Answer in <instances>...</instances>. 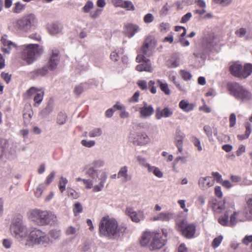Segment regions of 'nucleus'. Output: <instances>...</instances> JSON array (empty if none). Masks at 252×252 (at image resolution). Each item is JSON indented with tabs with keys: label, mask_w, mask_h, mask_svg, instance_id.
<instances>
[{
	"label": "nucleus",
	"mask_w": 252,
	"mask_h": 252,
	"mask_svg": "<svg viewBox=\"0 0 252 252\" xmlns=\"http://www.w3.org/2000/svg\"><path fill=\"white\" fill-rule=\"evenodd\" d=\"M10 231L11 235L27 248H33L35 245L46 247L51 242L50 239L44 231L38 229L29 232L23 220L20 218L13 220Z\"/></svg>",
	"instance_id": "1"
},
{
	"label": "nucleus",
	"mask_w": 252,
	"mask_h": 252,
	"mask_svg": "<svg viewBox=\"0 0 252 252\" xmlns=\"http://www.w3.org/2000/svg\"><path fill=\"white\" fill-rule=\"evenodd\" d=\"M99 234L109 240H117L126 231L125 226L119 225L117 220L108 216L102 218L98 224Z\"/></svg>",
	"instance_id": "2"
},
{
	"label": "nucleus",
	"mask_w": 252,
	"mask_h": 252,
	"mask_svg": "<svg viewBox=\"0 0 252 252\" xmlns=\"http://www.w3.org/2000/svg\"><path fill=\"white\" fill-rule=\"evenodd\" d=\"M86 175L90 178L86 179L78 177L76 181H82L85 185L86 189H92L94 192L102 190L107 179V175L105 172L93 167H89L86 172Z\"/></svg>",
	"instance_id": "3"
},
{
	"label": "nucleus",
	"mask_w": 252,
	"mask_h": 252,
	"mask_svg": "<svg viewBox=\"0 0 252 252\" xmlns=\"http://www.w3.org/2000/svg\"><path fill=\"white\" fill-rule=\"evenodd\" d=\"M218 43V39L215 34L213 32L209 33L203 38L202 43L196 48L193 53L194 57L204 61Z\"/></svg>",
	"instance_id": "4"
},
{
	"label": "nucleus",
	"mask_w": 252,
	"mask_h": 252,
	"mask_svg": "<svg viewBox=\"0 0 252 252\" xmlns=\"http://www.w3.org/2000/svg\"><path fill=\"white\" fill-rule=\"evenodd\" d=\"M38 20L33 13L27 14L18 19L15 23L14 28L20 31L29 32L36 28Z\"/></svg>",
	"instance_id": "5"
},
{
	"label": "nucleus",
	"mask_w": 252,
	"mask_h": 252,
	"mask_svg": "<svg viewBox=\"0 0 252 252\" xmlns=\"http://www.w3.org/2000/svg\"><path fill=\"white\" fill-rule=\"evenodd\" d=\"M23 50L21 54L23 60L28 64H31L36 59V57L41 55L43 52V47L38 44H30L23 46Z\"/></svg>",
	"instance_id": "6"
},
{
	"label": "nucleus",
	"mask_w": 252,
	"mask_h": 252,
	"mask_svg": "<svg viewBox=\"0 0 252 252\" xmlns=\"http://www.w3.org/2000/svg\"><path fill=\"white\" fill-rule=\"evenodd\" d=\"M227 90L229 94L238 100L247 101L252 98L251 93L237 83H229Z\"/></svg>",
	"instance_id": "7"
},
{
	"label": "nucleus",
	"mask_w": 252,
	"mask_h": 252,
	"mask_svg": "<svg viewBox=\"0 0 252 252\" xmlns=\"http://www.w3.org/2000/svg\"><path fill=\"white\" fill-rule=\"evenodd\" d=\"M231 73L237 77L246 78L252 73V64L246 63L244 66L238 63H235L229 67Z\"/></svg>",
	"instance_id": "8"
},
{
	"label": "nucleus",
	"mask_w": 252,
	"mask_h": 252,
	"mask_svg": "<svg viewBox=\"0 0 252 252\" xmlns=\"http://www.w3.org/2000/svg\"><path fill=\"white\" fill-rule=\"evenodd\" d=\"M136 60L137 62L142 63L136 66V70L141 71H146L148 72H152L153 69L152 67L151 63L150 60L146 59V57L142 55L141 54H138Z\"/></svg>",
	"instance_id": "9"
},
{
	"label": "nucleus",
	"mask_w": 252,
	"mask_h": 252,
	"mask_svg": "<svg viewBox=\"0 0 252 252\" xmlns=\"http://www.w3.org/2000/svg\"><path fill=\"white\" fill-rule=\"evenodd\" d=\"M157 45L156 40L154 38L149 37L147 38L142 47L140 52L139 54H141L146 57H149L152 53L153 50L155 49Z\"/></svg>",
	"instance_id": "10"
},
{
	"label": "nucleus",
	"mask_w": 252,
	"mask_h": 252,
	"mask_svg": "<svg viewBox=\"0 0 252 252\" xmlns=\"http://www.w3.org/2000/svg\"><path fill=\"white\" fill-rule=\"evenodd\" d=\"M179 227L183 235L188 238H192L195 232V226L193 224H189L183 220L179 224Z\"/></svg>",
	"instance_id": "11"
},
{
	"label": "nucleus",
	"mask_w": 252,
	"mask_h": 252,
	"mask_svg": "<svg viewBox=\"0 0 252 252\" xmlns=\"http://www.w3.org/2000/svg\"><path fill=\"white\" fill-rule=\"evenodd\" d=\"M126 214L130 218L132 221L136 223L139 222L145 218L144 213L143 211H135L132 208H127L126 210Z\"/></svg>",
	"instance_id": "12"
},
{
	"label": "nucleus",
	"mask_w": 252,
	"mask_h": 252,
	"mask_svg": "<svg viewBox=\"0 0 252 252\" xmlns=\"http://www.w3.org/2000/svg\"><path fill=\"white\" fill-rule=\"evenodd\" d=\"M140 31L141 28L138 25L133 23H127L124 26L123 32L126 36L130 38Z\"/></svg>",
	"instance_id": "13"
},
{
	"label": "nucleus",
	"mask_w": 252,
	"mask_h": 252,
	"mask_svg": "<svg viewBox=\"0 0 252 252\" xmlns=\"http://www.w3.org/2000/svg\"><path fill=\"white\" fill-rule=\"evenodd\" d=\"M43 212L44 211L39 209L32 210L29 212V218L38 225L43 226Z\"/></svg>",
	"instance_id": "14"
},
{
	"label": "nucleus",
	"mask_w": 252,
	"mask_h": 252,
	"mask_svg": "<svg viewBox=\"0 0 252 252\" xmlns=\"http://www.w3.org/2000/svg\"><path fill=\"white\" fill-rule=\"evenodd\" d=\"M117 178L120 179L122 183H126L132 179V175L128 173V166H122L117 174Z\"/></svg>",
	"instance_id": "15"
},
{
	"label": "nucleus",
	"mask_w": 252,
	"mask_h": 252,
	"mask_svg": "<svg viewBox=\"0 0 252 252\" xmlns=\"http://www.w3.org/2000/svg\"><path fill=\"white\" fill-rule=\"evenodd\" d=\"M150 142V138L145 132L138 133L133 140V143L138 146H144Z\"/></svg>",
	"instance_id": "16"
},
{
	"label": "nucleus",
	"mask_w": 252,
	"mask_h": 252,
	"mask_svg": "<svg viewBox=\"0 0 252 252\" xmlns=\"http://www.w3.org/2000/svg\"><path fill=\"white\" fill-rule=\"evenodd\" d=\"M139 113L142 118L150 117L154 113V109L152 105H149L146 102H143V106L139 108Z\"/></svg>",
	"instance_id": "17"
},
{
	"label": "nucleus",
	"mask_w": 252,
	"mask_h": 252,
	"mask_svg": "<svg viewBox=\"0 0 252 252\" xmlns=\"http://www.w3.org/2000/svg\"><path fill=\"white\" fill-rule=\"evenodd\" d=\"M165 245V241L161 239V236L158 233H154L153 239L150 244V248L152 250L160 249Z\"/></svg>",
	"instance_id": "18"
},
{
	"label": "nucleus",
	"mask_w": 252,
	"mask_h": 252,
	"mask_svg": "<svg viewBox=\"0 0 252 252\" xmlns=\"http://www.w3.org/2000/svg\"><path fill=\"white\" fill-rule=\"evenodd\" d=\"M47 237L50 239L51 242L46 247H42L40 245H37L39 248L43 249H47L48 248L50 245H51L53 243L54 240H58L61 238L62 232L61 230L59 229H52L50 230L48 232V235L46 234Z\"/></svg>",
	"instance_id": "19"
},
{
	"label": "nucleus",
	"mask_w": 252,
	"mask_h": 252,
	"mask_svg": "<svg viewBox=\"0 0 252 252\" xmlns=\"http://www.w3.org/2000/svg\"><path fill=\"white\" fill-rule=\"evenodd\" d=\"M173 114V111L168 107H165L161 109L160 107H157L156 110L155 117L157 120H160L162 118H168Z\"/></svg>",
	"instance_id": "20"
},
{
	"label": "nucleus",
	"mask_w": 252,
	"mask_h": 252,
	"mask_svg": "<svg viewBox=\"0 0 252 252\" xmlns=\"http://www.w3.org/2000/svg\"><path fill=\"white\" fill-rule=\"evenodd\" d=\"M43 216V226L54 224L58 221L57 216L52 212L44 211Z\"/></svg>",
	"instance_id": "21"
},
{
	"label": "nucleus",
	"mask_w": 252,
	"mask_h": 252,
	"mask_svg": "<svg viewBox=\"0 0 252 252\" xmlns=\"http://www.w3.org/2000/svg\"><path fill=\"white\" fill-rule=\"evenodd\" d=\"M48 73V67L47 65H44L30 72L29 73V76L32 79H36L39 77H43Z\"/></svg>",
	"instance_id": "22"
},
{
	"label": "nucleus",
	"mask_w": 252,
	"mask_h": 252,
	"mask_svg": "<svg viewBox=\"0 0 252 252\" xmlns=\"http://www.w3.org/2000/svg\"><path fill=\"white\" fill-rule=\"evenodd\" d=\"M60 58L57 52H53L48 62V69L53 71L57 67L59 62Z\"/></svg>",
	"instance_id": "23"
},
{
	"label": "nucleus",
	"mask_w": 252,
	"mask_h": 252,
	"mask_svg": "<svg viewBox=\"0 0 252 252\" xmlns=\"http://www.w3.org/2000/svg\"><path fill=\"white\" fill-rule=\"evenodd\" d=\"M214 181L211 177L207 176L201 177L198 181V185L202 189H205L207 188L214 185Z\"/></svg>",
	"instance_id": "24"
},
{
	"label": "nucleus",
	"mask_w": 252,
	"mask_h": 252,
	"mask_svg": "<svg viewBox=\"0 0 252 252\" xmlns=\"http://www.w3.org/2000/svg\"><path fill=\"white\" fill-rule=\"evenodd\" d=\"M63 29V25L58 22H54L47 25L48 31L52 35L60 33L62 32Z\"/></svg>",
	"instance_id": "25"
},
{
	"label": "nucleus",
	"mask_w": 252,
	"mask_h": 252,
	"mask_svg": "<svg viewBox=\"0 0 252 252\" xmlns=\"http://www.w3.org/2000/svg\"><path fill=\"white\" fill-rule=\"evenodd\" d=\"M0 41L3 44L2 49L4 54H9L11 49L16 47L14 43L7 40L6 36H2Z\"/></svg>",
	"instance_id": "26"
},
{
	"label": "nucleus",
	"mask_w": 252,
	"mask_h": 252,
	"mask_svg": "<svg viewBox=\"0 0 252 252\" xmlns=\"http://www.w3.org/2000/svg\"><path fill=\"white\" fill-rule=\"evenodd\" d=\"M174 217V214L171 212H161L153 218L155 221H168Z\"/></svg>",
	"instance_id": "27"
},
{
	"label": "nucleus",
	"mask_w": 252,
	"mask_h": 252,
	"mask_svg": "<svg viewBox=\"0 0 252 252\" xmlns=\"http://www.w3.org/2000/svg\"><path fill=\"white\" fill-rule=\"evenodd\" d=\"M244 215H246L247 220H252V195H250L247 197V207Z\"/></svg>",
	"instance_id": "28"
},
{
	"label": "nucleus",
	"mask_w": 252,
	"mask_h": 252,
	"mask_svg": "<svg viewBox=\"0 0 252 252\" xmlns=\"http://www.w3.org/2000/svg\"><path fill=\"white\" fill-rule=\"evenodd\" d=\"M175 31L176 32H181V35L179 38V42L183 46H188L189 45V42L185 39L184 37L185 36L187 31L185 28L181 26H176L175 27Z\"/></svg>",
	"instance_id": "29"
},
{
	"label": "nucleus",
	"mask_w": 252,
	"mask_h": 252,
	"mask_svg": "<svg viewBox=\"0 0 252 252\" xmlns=\"http://www.w3.org/2000/svg\"><path fill=\"white\" fill-rule=\"evenodd\" d=\"M79 226L69 225L64 230V234L67 236H71L73 238L77 237L79 233Z\"/></svg>",
	"instance_id": "30"
},
{
	"label": "nucleus",
	"mask_w": 252,
	"mask_h": 252,
	"mask_svg": "<svg viewBox=\"0 0 252 252\" xmlns=\"http://www.w3.org/2000/svg\"><path fill=\"white\" fill-rule=\"evenodd\" d=\"M166 65L169 68H175L180 65V58L179 56L175 54L168 60L166 63Z\"/></svg>",
	"instance_id": "31"
},
{
	"label": "nucleus",
	"mask_w": 252,
	"mask_h": 252,
	"mask_svg": "<svg viewBox=\"0 0 252 252\" xmlns=\"http://www.w3.org/2000/svg\"><path fill=\"white\" fill-rule=\"evenodd\" d=\"M247 220L246 215H245L244 217L242 218L239 212H234L233 214L230 216L229 223L231 225H234L236 224L238 221H244Z\"/></svg>",
	"instance_id": "32"
},
{
	"label": "nucleus",
	"mask_w": 252,
	"mask_h": 252,
	"mask_svg": "<svg viewBox=\"0 0 252 252\" xmlns=\"http://www.w3.org/2000/svg\"><path fill=\"white\" fill-rule=\"evenodd\" d=\"M179 107L184 112H189L193 110L195 105L193 103H190L188 101L182 100L179 104Z\"/></svg>",
	"instance_id": "33"
},
{
	"label": "nucleus",
	"mask_w": 252,
	"mask_h": 252,
	"mask_svg": "<svg viewBox=\"0 0 252 252\" xmlns=\"http://www.w3.org/2000/svg\"><path fill=\"white\" fill-rule=\"evenodd\" d=\"M154 232H144L140 239V244L142 246H146L148 245L153 239V236Z\"/></svg>",
	"instance_id": "34"
},
{
	"label": "nucleus",
	"mask_w": 252,
	"mask_h": 252,
	"mask_svg": "<svg viewBox=\"0 0 252 252\" xmlns=\"http://www.w3.org/2000/svg\"><path fill=\"white\" fill-rule=\"evenodd\" d=\"M185 136V133L180 129L177 128L174 135L175 144H183Z\"/></svg>",
	"instance_id": "35"
},
{
	"label": "nucleus",
	"mask_w": 252,
	"mask_h": 252,
	"mask_svg": "<svg viewBox=\"0 0 252 252\" xmlns=\"http://www.w3.org/2000/svg\"><path fill=\"white\" fill-rule=\"evenodd\" d=\"M245 126L246 128L245 134H241L237 136L238 139L240 140L248 138L251 133V124L249 122H247L245 123Z\"/></svg>",
	"instance_id": "36"
},
{
	"label": "nucleus",
	"mask_w": 252,
	"mask_h": 252,
	"mask_svg": "<svg viewBox=\"0 0 252 252\" xmlns=\"http://www.w3.org/2000/svg\"><path fill=\"white\" fill-rule=\"evenodd\" d=\"M33 115V112L30 106H28L27 109H25L23 113V119L25 124L30 123Z\"/></svg>",
	"instance_id": "37"
},
{
	"label": "nucleus",
	"mask_w": 252,
	"mask_h": 252,
	"mask_svg": "<svg viewBox=\"0 0 252 252\" xmlns=\"http://www.w3.org/2000/svg\"><path fill=\"white\" fill-rule=\"evenodd\" d=\"M230 212L231 211L230 210H226L224 216H222L219 218L218 221L221 225L226 226L229 224L228 218Z\"/></svg>",
	"instance_id": "38"
},
{
	"label": "nucleus",
	"mask_w": 252,
	"mask_h": 252,
	"mask_svg": "<svg viewBox=\"0 0 252 252\" xmlns=\"http://www.w3.org/2000/svg\"><path fill=\"white\" fill-rule=\"evenodd\" d=\"M157 82L161 90L165 94L169 95L171 94V91L168 87V85L166 82L165 81H162L160 80H158Z\"/></svg>",
	"instance_id": "39"
},
{
	"label": "nucleus",
	"mask_w": 252,
	"mask_h": 252,
	"mask_svg": "<svg viewBox=\"0 0 252 252\" xmlns=\"http://www.w3.org/2000/svg\"><path fill=\"white\" fill-rule=\"evenodd\" d=\"M89 88V85L87 83H81L75 86L74 93L76 95H80L83 91Z\"/></svg>",
	"instance_id": "40"
},
{
	"label": "nucleus",
	"mask_w": 252,
	"mask_h": 252,
	"mask_svg": "<svg viewBox=\"0 0 252 252\" xmlns=\"http://www.w3.org/2000/svg\"><path fill=\"white\" fill-rule=\"evenodd\" d=\"M135 158L138 164L140 166L145 168H147L148 170H150V168H151V165L147 162L146 158L140 155L136 156Z\"/></svg>",
	"instance_id": "41"
},
{
	"label": "nucleus",
	"mask_w": 252,
	"mask_h": 252,
	"mask_svg": "<svg viewBox=\"0 0 252 252\" xmlns=\"http://www.w3.org/2000/svg\"><path fill=\"white\" fill-rule=\"evenodd\" d=\"M26 8V5L22 3L21 2H17L14 4L12 9L13 13L19 14L23 12Z\"/></svg>",
	"instance_id": "42"
},
{
	"label": "nucleus",
	"mask_w": 252,
	"mask_h": 252,
	"mask_svg": "<svg viewBox=\"0 0 252 252\" xmlns=\"http://www.w3.org/2000/svg\"><path fill=\"white\" fill-rule=\"evenodd\" d=\"M224 209V202L220 201L215 203L213 206V209L216 213H220Z\"/></svg>",
	"instance_id": "43"
},
{
	"label": "nucleus",
	"mask_w": 252,
	"mask_h": 252,
	"mask_svg": "<svg viewBox=\"0 0 252 252\" xmlns=\"http://www.w3.org/2000/svg\"><path fill=\"white\" fill-rule=\"evenodd\" d=\"M94 4L92 0H88L84 6L82 7V10L84 13H90L91 10L94 8Z\"/></svg>",
	"instance_id": "44"
},
{
	"label": "nucleus",
	"mask_w": 252,
	"mask_h": 252,
	"mask_svg": "<svg viewBox=\"0 0 252 252\" xmlns=\"http://www.w3.org/2000/svg\"><path fill=\"white\" fill-rule=\"evenodd\" d=\"M148 171L149 172H152L155 176L159 178H162L163 176V173L160 169L154 166H151L150 170L148 169Z\"/></svg>",
	"instance_id": "45"
},
{
	"label": "nucleus",
	"mask_w": 252,
	"mask_h": 252,
	"mask_svg": "<svg viewBox=\"0 0 252 252\" xmlns=\"http://www.w3.org/2000/svg\"><path fill=\"white\" fill-rule=\"evenodd\" d=\"M67 116L65 113L61 112L57 116V123L60 125H63L66 122Z\"/></svg>",
	"instance_id": "46"
},
{
	"label": "nucleus",
	"mask_w": 252,
	"mask_h": 252,
	"mask_svg": "<svg viewBox=\"0 0 252 252\" xmlns=\"http://www.w3.org/2000/svg\"><path fill=\"white\" fill-rule=\"evenodd\" d=\"M102 133L100 128H94L90 130L88 133V136L90 137H95L100 136Z\"/></svg>",
	"instance_id": "47"
},
{
	"label": "nucleus",
	"mask_w": 252,
	"mask_h": 252,
	"mask_svg": "<svg viewBox=\"0 0 252 252\" xmlns=\"http://www.w3.org/2000/svg\"><path fill=\"white\" fill-rule=\"evenodd\" d=\"M68 183V180L66 178L61 177L59 181V188L60 191L63 193L66 189V185Z\"/></svg>",
	"instance_id": "48"
},
{
	"label": "nucleus",
	"mask_w": 252,
	"mask_h": 252,
	"mask_svg": "<svg viewBox=\"0 0 252 252\" xmlns=\"http://www.w3.org/2000/svg\"><path fill=\"white\" fill-rule=\"evenodd\" d=\"M44 93L43 92H40L37 93L34 97V101L35 102L34 105L35 106H38L42 102L43 98Z\"/></svg>",
	"instance_id": "49"
},
{
	"label": "nucleus",
	"mask_w": 252,
	"mask_h": 252,
	"mask_svg": "<svg viewBox=\"0 0 252 252\" xmlns=\"http://www.w3.org/2000/svg\"><path fill=\"white\" fill-rule=\"evenodd\" d=\"M103 9L96 8L94 11H91L90 13V17L93 19H96L98 18L101 15Z\"/></svg>",
	"instance_id": "50"
},
{
	"label": "nucleus",
	"mask_w": 252,
	"mask_h": 252,
	"mask_svg": "<svg viewBox=\"0 0 252 252\" xmlns=\"http://www.w3.org/2000/svg\"><path fill=\"white\" fill-rule=\"evenodd\" d=\"M67 193L68 196L72 199H75L79 197V194L78 192L70 188H68L67 189Z\"/></svg>",
	"instance_id": "51"
},
{
	"label": "nucleus",
	"mask_w": 252,
	"mask_h": 252,
	"mask_svg": "<svg viewBox=\"0 0 252 252\" xmlns=\"http://www.w3.org/2000/svg\"><path fill=\"white\" fill-rule=\"evenodd\" d=\"M122 8H124L128 11L135 10V6L131 1L125 0L124 1L123 6Z\"/></svg>",
	"instance_id": "52"
},
{
	"label": "nucleus",
	"mask_w": 252,
	"mask_h": 252,
	"mask_svg": "<svg viewBox=\"0 0 252 252\" xmlns=\"http://www.w3.org/2000/svg\"><path fill=\"white\" fill-rule=\"evenodd\" d=\"M223 239V236L222 235H220L216 238H215L212 242V246L214 249L217 248L220 243H221Z\"/></svg>",
	"instance_id": "53"
},
{
	"label": "nucleus",
	"mask_w": 252,
	"mask_h": 252,
	"mask_svg": "<svg viewBox=\"0 0 252 252\" xmlns=\"http://www.w3.org/2000/svg\"><path fill=\"white\" fill-rule=\"evenodd\" d=\"M53 110V105L51 103H48L47 106L41 112V113L44 116L48 115L50 114Z\"/></svg>",
	"instance_id": "54"
},
{
	"label": "nucleus",
	"mask_w": 252,
	"mask_h": 252,
	"mask_svg": "<svg viewBox=\"0 0 252 252\" xmlns=\"http://www.w3.org/2000/svg\"><path fill=\"white\" fill-rule=\"evenodd\" d=\"M180 75L185 81H189L191 79L192 75L191 73L188 71L181 70L180 72Z\"/></svg>",
	"instance_id": "55"
},
{
	"label": "nucleus",
	"mask_w": 252,
	"mask_h": 252,
	"mask_svg": "<svg viewBox=\"0 0 252 252\" xmlns=\"http://www.w3.org/2000/svg\"><path fill=\"white\" fill-rule=\"evenodd\" d=\"M105 164V161L101 159H99L97 160H95L93 161L92 165L93 168L95 169H96V168H100L103 167Z\"/></svg>",
	"instance_id": "56"
},
{
	"label": "nucleus",
	"mask_w": 252,
	"mask_h": 252,
	"mask_svg": "<svg viewBox=\"0 0 252 252\" xmlns=\"http://www.w3.org/2000/svg\"><path fill=\"white\" fill-rule=\"evenodd\" d=\"M83 211V208L80 203L77 202L74 205L73 213L75 216H77Z\"/></svg>",
	"instance_id": "57"
},
{
	"label": "nucleus",
	"mask_w": 252,
	"mask_h": 252,
	"mask_svg": "<svg viewBox=\"0 0 252 252\" xmlns=\"http://www.w3.org/2000/svg\"><path fill=\"white\" fill-rule=\"evenodd\" d=\"M235 34L239 37H243L247 34V30L245 28H241L237 30L235 32Z\"/></svg>",
	"instance_id": "58"
},
{
	"label": "nucleus",
	"mask_w": 252,
	"mask_h": 252,
	"mask_svg": "<svg viewBox=\"0 0 252 252\" xmlns=\"http://www.w3.org/2000/svg\"><path fill=\"white\" fill-rule=\"evenodd\" d=\"M180 161L181 162L182 164L186 163L187 161V157L185 156H179L177 157L173 162V167H175V166L177 165Z\"/></svg>",
	"instance_id": "59"
},
{
	"label": "nucleus",
	"mask_w": 252,
	"mask_h": 252,
	"mask_svg": "<svg viewBox=\"0 0 252 252\" xmlns=\"http://www.w3.org/2000/svg\"><path fill=\"white\" fill-rule=\"evenodd\" d=\"M81 143L83 146L85 147L91 148L95 145V142L94 140L88 141L87 140H82L81 142Z\"/></svg>",
	"instance_id": "60"
},
{
	"label": "nucleus",
	"mask_w": 252,
	"mask_h": 252,
	"mask_svg": "<svg viewBox=\"0 0 252 252\" xmlns=\"http://www.w3.org/2000/svg\"><path fill=\"white\" fill-rule=\"evenodd\" d=\"M154 20V16L151 13H148L146 14L143 18L144 22L146 24H149L153 22Z\"/></svg>",
	"instance_id": "61"
},
{
	"label": "nucleus",
	"mask_w": 252,
	"mask_h": 252,
	"mask_svg": "<svg viewBox=\"0 0 252 252\" xmlns=\"http://www.w3.org/2000/svg\"><path fill=\"white\" fill-rule=\"evenodd\" d=\"M2 244L5 249H10L12 245V240L11 239H4L2 240Z\"/></svg>",
	"instance_id": "62"
},
{
	"label": "nucleus",
	"mask_w": 252,
	"mask_h": 252,
	"mask_svg": "<svg viewBox=\"0 0 252 252\" xmlns=\"http://www.w3.org/2000/svg\"><path fill=\"white\" fill-rule=\"evenodd\" d=\"M44 187L43 185L40 184L38 186V187L36 188V190L35 191V195L36 197H40L42 193Z\"/></svg>",
	"instance_id": "63"
},
{
	"label": "nucleus",
	"mask_w": 252,
	"mask_h": 252,
	"mask_svg": "<svg viewBox=\"0 0 252 252\" xmlns=\"http://www.w3.org/2000/svg\"><path fill=\"white\" fill-rule=\"evenodd\" d=\"M212 175L218 183H221L222 182V176L219 172H213Z\"/></svg>",
	"instance_id": "64"
}]
</instances>
